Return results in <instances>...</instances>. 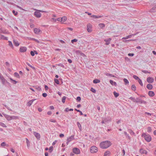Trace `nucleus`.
<instances>
[{
  "label": "nucleus",
  "mask_w": 156,
  "mask_h": 156,
  "mask_svg": "<svg viewBox=\"0 0 156 156\" xmlns=\"http://www.w3.org/2000/svg\"><path fill=\"white\" fill-rule=\"evenodd\" d=\"M36 100V99H33L28 101L27 103V106L29 107L31 105L33 102Z\"/></svg>",
  "instance_id": "nucleus-14"
},
{
  "label": "nucleus",
  "mask_w": 156,
  "mask_h": 156,
  "mask_svg": "<svg viewBox=\"0 0 156 156\" xmlns=\"http://www.w3.org/2000/svg\"><path fill=\"white\" fill-rule=\"evenodd\" d=\"M131 89L134 91H135L136 90V87L134 84H133L132 85L131 87Z\"/></svg>",
  "instance_id": "nucleus-25"
},
{
  "label": "nucleus",
  "mask_w": 156,
  "mask_h": 156,
  "mask_svg": "<svg viewBox=\"0 0 156 156\" xmlns=\"http://www.w3.org/2000/svg\"><path fill=\"white\" fill-rule=\"evenodd\" d=\"M113 94L115 98L117 97L119 95V94L118 93H116L115 91H114L113 92Z\"/></svg>",
  "instance_id": "nucleus-36"
},
{
  "label": "nucleus",
  "mask_w": 156,
  "mask_h": 156,
  "mask_svg": "<svg viewBox=\"0 0 156 156\" xmlns=\"http://www.w3.org/2000/svg\"><path fill=\"white\" fill-rule=\"evenodd\" d=\"M142 71L143 73H151V72H149L147 70H142Z\"/></svg>",
  "instance_id": "nucleus-48"
},
{
  "label": "nucleus",
  "mask_w": 156,
  "mask_h": 156,
  "mask_svg": "<svg viewBox=\"0 0 156 156\" xmlns=\"http://www.w3.org/2000/svg\"><path fill=\"white\" fill-rule=\"evenodd\" d=\"M36 89L37 90L39 91H41V88L39 87H36Z\"/></svg>",
  "instance_id": "nucleus-56"
},
{
  "label": "nucleus",
  "mask_w": 156,
  "mask_h": 156,
  "mask_svg": "<svg viewBox=\"0 0 156 156\" xmlns=\"http://www.w3.org/2000/svg\"><path fill=\"white\" fill-rule=\"evenodd\" d=\"M142 136L144 137L145 140L147 142H150L151 140V136L148 134L143 133Z\"/></svg>",
  "instance_id": "nucleus-2"
},
{
  "label": "nucleus",
  "mask_w": 156,
  "mask_h": 156,
  "mask_svg": "<svg viewBox=\"0 0 156 156\" xmlns=\"http://www.w3.org/2000/svg\"><path fill=\"white\" fill-rule=\"evenodd\" d=\"M156 10V7H153L151 9L150 11L151 12H154Z\"/></svg>",
  "instance_id": "nucleus-33"
},
{
  "label": "nucleus",
  "mask_w": 156,
  "mask_h": 156,
  "mask_svg": "<svg viewBox=\"0 0 156 156\" xmlns=\"http://www.w3.org/2000/svg\"><path fill=\"white\" fill-rule=\"evenodd\" d=\"M90 90L93 93H95L96 92V91L92 87L91 88Z\"/></svg>",
  "instance_id": "nucleus-52"
},
{
  "label": "nucleus",
  "mask_w": 156,
  "mask_h": 156,
  "mask_svg": "<svg viewBox=\"0 0 156 156\" xmlns=\"http://www.w3.org/2000/svg\"><path fill=\"white\" fill-rule=\"evenodd\" d=\"M54 82L57 84H59V82L58 80L56 79H54Z\"/></svg>",
  "instance_id": "nucleus-38"
},
{
  "label": "nucleus",
  "mask_w": 156,
  "mask_h": 156,
  "mask_svg": "<svg viewBox=\"0 0 156 156\" xmlns=\"http://www.w3.org/2000/svg\"><path fill=\"white\" fill-rule=\"evenodd\" d=\"M13 41L14 44L16 46H18L19 45V44L18 41L14 40Z\"/></svg>",
  "instance_id": "nucleus-27"
},
{
  "label": "nucleus",
  "mask_w": 156,
  "mask_h": 156,
  "mask_svg": "<svg viewBox=\"0 0 156 156\" xmlns=\"http://www.w3.org/2000/svg\"><path fill=\"white\" fill-rule=\"evenodd\" d=\"M124 134H125V136H126V137H128V138L129 139H130V137L129 136V134H127V133L126 132H124Z\"/></svg>",
  "instance_id": "nucleus-37"
},
{
  "label": "nucleus",
  "mask_w": 156,
  "mask_h": 156,
  "mask_svg": "<svg viewBox=\"0 0 156 156\" xmlns=\"http://www.w3.org/2000/svg\"><path fill=\"white\" fill-rule=\"evenodd\" d=\"M34 52L33 51H31L30 52V53L31 55L32 56H34V55L35 54H34Z\"/></svg>",
  "instance_id": "nucleus-59"
},
{
  "label": "nucleus",
  "mask_w": 156,
  "mask_h": 156,
  "mask_svg": "<svg viewBox=\"0 0 156 156\" xmlns=\"http://www.w3.org/2000/svg\"><path fill=\"white\" fill-rule=\"evenodd\" d=\"M33 134L36 138L38 140H40L41 136L40 134L36 132H33Z\"/></svg>",
  "instance_id": "nucleus-6"
},
{
  "label": "nucleus",
  "mask_w": 156,
  "mask_h": 156,
  "mask_svg": "<svg viewBox=\"0 0 156 156\" xmlns=\"http://www.w3.org/2000/svg\"><path fill=\"white\" fill-rule=\"evenodd\" d=\"M3 115L8 120L10 121L11 120V116L5 114H3Z\"/></svg>",
  "instance_id": "nucleus-12"
},
{
  "label": "nucleus",
  "mask_w": 156,
  "mask_h": 156,
  "mask_svg": "<svg viewBox=\"0 0 156 156\" xmlns=\"http://www.w3.org/2000/svg\"><path fill=\"white\" fill-rule=\"evenodd\" d=\"M18 118L17 116H11V120L12 119H16Z\"/></svg>",
  "instance_id": "nucleus-43"
},
{
  "label": "nucleus",
  "mask_w": 156,
  "mask_h": 156,
  "mask_svg": "<svg viewBox=\"0 0 156 156\" xmlns=\"http://www.w3.org/2000/svg\"><path fill=\"white\" fill-rule=\"evenodd\" d=\"M9 45L11 47H12L13 46V45L12 44V42L11 41H9Z\"/></svg>",
  "instance_id": "nucleus-61"
},
{
  "label": "nucleus",
  "mask_w": 156,
  "mask_h": 156,
  "mask_svg": "<svg viewBox=\"0 0 156 156\" xmlns=\"http://www.w3.org/2000/svg\"><path fill=\"white\" fill-rule=\"evenodd\" d=\"M77 125H78V127L80 130V131H81L82 130V127H81V124L78 122H77Z\"/></svg>",
  "instance_id": "nucleus-32"
},
{
  "label": "nucleus",
  "mask_w": 156,
  "mask_h": 156,
  "mask_svg": "<svg viewBox=\"0 0 156 156\" xmlns=\"http://www.w3.org/2000/svg\"><path fill=\"white\" fill-rule=\"evenodd\" d=\"M73 152L75 154H80V150L77 148L74 147L73 149Z\"/></svg>",
  "instance_id": "nucleus-5"
},
{
  "label": "nucleus",
  "mask_w": 156,
  "mask_h": 156,
  "mask_svg": "<svg viewBox=\"0 0 156 156\" xmlns=\"http://www.w3.org/2000/svg\"><path fill=\"white\" fill-rule=\"evenodd\" d=\"M138 82L140 84L141 86H143V84L142 83V80L141 79H139V80H138Z\"/></svg>",
  "instance_id": "nucleus-42"
},
{
  "label": "nucleus",
  "mask_w": 156,
  "mask_h": 156,
  "mask_svg": "<svg viewBox=\"0 0 156 156\" xmlns=\"http://www.w3.org/2000/svg\"><path fill=\"white\" fill-rule=\"evenodd\" d=\"M0 125L4 127H6L7 126L3 123L0 122Z\"/></svg>",
  "instance_id": "nucleus-39"
},
{
  "label": "nucleus",
  "mask_w": 156,
  "mask_h": 156,
  "mask_svg": "<svg viewBox=\"0 0 156 156\" xmlns=\"http://www.w3.org/2000/svg\"><path fill=\"white\" fill-rule=\"evenodd\" d=\"M14 76L17 78L20 77V76H19V74L16 72H15L14 73Z\"/></svg>",
  "instance_id": "nucleus-41"
},
{
  "label": "nucleus",
  "mask_w": 156,
  "mask_h": 156,
  "mask_svg": "<svg viewBox=\"0 0 156 156\" xmlns=\"http://www.w3.org/2000/svg\"><path fill=\"white\" fill-rule=\"evenodd\" d=\"M136 99L137 100L138 103H139L140 104H146L147 103L146 101L142 100L141 99L137 98Z\"/></svg>",
  "instance_id": "nucleus-8"
},
{
  "label": "nucleus",
  "mask_w": 156,
  "mask_h": 156,
  "mask_svg": "<svg viewBox=\"0 0 156 156\" xmlns=\"http://www.w3.org/2000/svg\"><path fill=\"white\" fill-rule=\"evenodd\" d=\"M90 150L91 153H96L98 151V148L96 147L93 146L90 147Z\"/></svg>",
  "instance_id": "nucleus-4"
},
{
  "label": "nucleus",
  "mask_w": 156,
  "mask_h": 156,
  "mask_svg": "<svg viewBox=\"0 0 156 156\" xmlns=\"http://www.w3.org/2000/svg\"><path fill=\"white\" fill-rule=\"evenodd\" d=\"M128 132L130 133L131 134H133L135 135V133L132 131V130L131 129H129L128 130Z\"/></svg>",
  "instance_id": "nucleus-28"
},
{
  "label": "nucleus",
  "mask_w": 156,
  "mask_h": 156,
  "mask_svg": "<svg viewBox=\"0 0 156 156\" xmlns=\"http://www.w3.org/2000/svg\"><path fill=\"white\" fill-rule=\"evenodd\" d=\"M6 81H7L5 79H4L3 80H2V83L3 84H5V83L6 82Z\"/></svg>",
  "instance_id": "nucleus-50"
},
{
  "label": "nucleus",
  "mask_w": 156,
  "mask_h": 156,
  "mask_svg": "<svg viewBox=\"0 0 156 156\" xmlns=\"http://www.w3.org/2000/svg\"><path fill=\"white\" fill-rule=\"evenodd\" d=\"M133 78L135 79L136 80H138L140 79L139 78L136 76V75H133Z\"/></svg>",
  "instance_id": "nucleus-51"
},
{
  "label": "nucleus",
  "mask_w": 156,
  "mask_h": 156,
  "mask_svg": "<svg viewBox=\"0 0 156 156\" xmlns=\"http://www.w3.org/2000/svg\"><path fill=\"white\" fill-rule=\"evenodd\" d=\"M152 130L151 129L150 127H148L147 128V132L148 133H150L151 132Z\"/></svg>",
  "instance_id": "nucleus-44"
},
{
  "label": "nucleus",
  "mask_w": 156,
  "mask_h": 156,
  "mask_svg": "<svg viewBox=\"0 0 156 156\" xmlns=\"http://www.w3.org/2000/svg\"><path fill=\"white\" fill-rule=\"evenodd\" d=\"M58 66H61V67H62L63 68H64L65 67L64 66L63 64H62V63L58 64Z\"/></svg>",
  "instance_id": "nucleus-57"
},
{
  "label": "nucleus",
  "mask_w": 156,
  "mask_h": 156,
  "mask_svg": "<svg viewBox=\"0 0 156 156\" xmlns=\"http://www.w3.org/2000/svg\"><path fill=\"white\" fill-rule=\"evenodd\" d=\"M67 19V18L66 16H64L62 18V23H63L64 22H65Z\"/></svg>",
  "instance_id": "nucleus-22"
},
{
  "label": "nucleus",
  "mask_w": 156,
  "mask_h": 156,
  "mask_svg": "<svg viewBox=\"0 0 156 156\" xmlns=\"http://www.w3.org/2000/svg\"><path fill=\"white\" fill-rule=\"evenodd\" d=\"M109 82L112 85H114L115 86H116L117 85L116 83L112 80H110Z\"/></svg>",
  "instance_id": "nucleus-20"
},
{
  "label": "nucleus",
  "mask_w": 156,
  "mask_h": 156,
  "mask_svg": "<svg viewBox=\"0 0 156 156\" xmlns=\"http://www.w3.org/2000/svg\"><path fill=\"white\" fill-rule=\"evenodd\" d=\"M91 17H93L94 18H95V19H98V18H100L101 17H103V15L97 16V15H93Z\"/></svg>",
  "instance_id": "nucleus-16"
},
{
  "label": "nucleus",
  "mask_w": 156,
  "mask_h": 156,
  "mask_svg": "<svg viewBox=\"0 0 156 156\" xmlns=\"http://www.w3.org/2000/svg\"><path fill=\"white\" fill-rule=\"evenodd\" d=\"M27 50V48L25 47H21L20 49V51L21 52H25Z\"/></svg>",
  "instance_id": "nucleus-9"
},
{
  "label": "nucleus",
  "mask_w": 156,
  "mask_h": 156,
  "mask_svg": "<svg viewBox=\"0 0 156 156\" xmlns=\"http://www.w3.org/2000/svg\"><path fill=\"white\" fill-rule=\"evenodd\" d=\"M26 143L27 144V146L28 147L30 146V141L27 138H26Z\"/></svg>",
  "instance_id": "nucleus-40"
},
{
  "label": "nucleus",
  "mask_w": 156,
  "mask_h": 156,
  "mask_svg": "<svg viewBox=\"0 0 156 156\" xmlns=\"http://www.w3.org/2000/svg\"><path fill=\"white\" fill-rule=\"evenodd\" d=\"M77 39H74L71 40V42L73 43L74 42H76L77 41Z\"/></svg>",
  "instance_id": "nucleus-55"
},
{
  "label": "nucleus",
  "mask_w": 156,
  "mask_h": 156,
  "mask_svg": "<svg viewBox=\"0 0 156 156\" xmlns=\"http://www.w3.org/2000/svg\"><path fill=\"white\" fill-rule=\"evenodd\" d=\"M100 82V80H99L96 79L93 80V83H99Z\"/></svg>",
  "instance_id": "nucleus-24"
},
{
  "label": "nucleus",
  "mask_w": 156,
  "mask_h": 156,
  "mask_svg": "<svg viewBox=\"0 0 156 156\" xmlns=\"http://www.w3.org/2000/svg\"><path fill=\"white\" fill-rule=\"evenodd\" d=\"M12 12L13 14H14L15 16H16L18 14V12H16L14 10H12Z\"/></svg>",
  "instance_id": "nucleus-54"
},
{
  "label": "nucleus",
  "mask_w": 156,
  "mask_h": 156,
  "mask_svg": "<svg viewBox=\"0 0 156 156\" xmlns=\"http://www.w3.org/2000/svg\"><path fill=\"white\" fill-rule=\"evenodd\" d=\"M137 34V33L129 35L126 37H123L122 39H126L128 38H130L132 36H135V35H136Z\"/></svg>",
  "instance_id": "nucleus-11"
},
{
  "label": "nucleus",
  "mask_w": 156,
  "mask_h": 156,
  "mask_svg": "<svg viewBox=\"0 0 156 156\" xmlns=\"http://www.w3.org/2000/svg\"><path fill=\"white\" fill-rule=\"evenodd\" d=\"M110 153V152L109 151H106L104 153V156H109L108 155Z\"/></svg>",
  "instance_id": "nucleus-29"
},
{
  "label": "nucleus",
  "mask_w": 156,
  "mask_h": 156,
  "mask_svg": "<svg viewBox=\"0 0 156 156\" xmlns=\"http://www.w3.org/2000/svg\"><path fill=\"white\" fill-rule=\"evenodd\" d=\"M148 95L150 97H153L154 96V92L152 91H150L148 92Z\"/></svg>",
  "instance_id": "nucleus-17"
},
{
  "label": "nucleus",
  "mask_w": 156,
  "mask_h": 156,
  "mask_svg": "<svg viewBox=\"0 0 156 156\" xmlns=\"http://www.w3.org/2000/svg\"><path fill=\"white\" fill-rule=\"evenodd\" d=\"M105 75L107 76H109L111 77H115V76L111 74L108 73H105Z\"/></svg>",
  "instance_id": "nucleus-23"
},
{
  "label": "nucleus",
  "mask_w": 156,
  "mask_h": 156,
  "mask_svg": "<svg viewBox=\"0 0 156 156\" xmlns=\"http://www.w3.org/2000/svg\"><path fill=\"white\" fill-rule=\"evenodd\" d=\"M30 40H34V41H36L37 42V43H39V41L37 39H36L34 38H30Z\"/></svg>",
  "instance_id": "nucleus-46"
},
{
  "label": "nucleus",
  "mask_w": 156,
  "mask_h": 156,
  "mask_svg": "<svg viewBox=\"0 0 156 156\" xmlns=\"http://www.w3.org/2000/svg\"><path fill=\"white\" fill-rule=\"evenodd\" d=\"M1 36L0 39L4 40H8V37H5L4 36L2 35H0Z\"/></svg>",
  "instance_id": "nucleus-19"
},
{
  "label": "nucleus",
  "mask_w": 156,
  "mask_h": 156,
  "mask_svg": "<svg viewBox=\"0 0 156 156\" xmlns=\"http://www.w3.org/2000/svg\"><path fill=\"white\" fill-rule=\"evenodd\" d=\"M0 33H2L5 34H8L9 32L8 31H6V30L4 31L3 30L0 29Z\"/></svg>",
  "instance_id": "nucleus-30"
},
{
  "label": "nucleus",
  "mask_w": 156,
  "mask_h": 156,
  "mask_svg": "<svg viewBox=\"0 0 156 156\" xmlns=\"http://www.w3.org/2000/svg\"><path fill=\"white\" fill-rule=\"evenodd\" d=\"M80 100H81V98L79 96L77 97L76 98V101L78 102H80Z\"/></svg>",
  "instance_id": "nucleus-53"
},
{
  "label": "nucleus",
  "mask_w": 156,
  "mask_h": 156,
  "mask_svg": "<svg viewBox=\"0 0 156 156\" xmlns=\"http://www.w3.org/2000/svg\"><path fill=\"white\" fill-rule=\"evenodd\" d=\"M147 88L149 90H151L153 88L152 85L150 84H148L147 86Z\"/></svg>",
  "instance_id": "nucleus-18"
},
{
  "label": "nucleus",
  "mask_w": 156,
  "mask_h": 156,
  "mask_svg": "<svg viewBox=\"0 0 156 156\" xmlns=\"http://www.w3.org/2000/svg\"><path fill=\"white\" fill-rule=\"evenodd\" d=\"M38 11H35L34 13V15L37 18H40L41 16V14L40 12H46L41 10H37Z\"/></svg>",
  "instance_id": "nucleus-3"
},
{
  "label": "nucleus",
  "mask_w": 156,
  "mask_h": 156,
  "mask_svg": "<svg viewBox=\"0 0 156 156\" xmlns=\"http://www.w3.org/2000/svg\"><path fill=\"white\" fill-rule=\"evenodd\" d=\"M5 65L8 67L9 66V64L8 62H6L5 63Z\"/></svg>",
  "instance_id": "nucleus-64"
},
{
  "label": "nucleus",
  "mask_w": 156,
  "mask_h": 156,
  "mask_svg": "<svg viewBox=\"0 0 156 156\" xmlns=\"http://www.w3.org/2000/svg\"><path fill=\"white\" fill-rule=\"evenodd\" d=\"M26 63L31 68H32V69H35V67L33 66L32 65H30L29 63L28 62H26Z\"/></svg>",
  "instance_id": "nucleus-47"
},
{
  "label": "nucleus",
  "mask_w": 156,
  "mask_h": 156,
  "mask_svg": "<svg viewBox=\"0 0 156 156\" xmlns=\"http://www.w3.org/2000/svg\"><path fill=\"white\" fill-rule=\"evenodd\" d=\"M5 145H6V143L5 142H2L1 144V146L2 147H4L5 146Z\"/></svg>",
  "instance_id": "nucleus-49"
},
{
  "label": "nucleus",
  "mask_w": 156,
  "mask_h": 156,
  "mask_svg": "<svg viewBox=\"0 0 156 156\" xmlns=\"http://www.w3.org/2000/svg\"><path fill=\"white\" fill-rule=\"evenodd\" d=\"M134 55V54L133 53H129L128 54V55L130 56H133Z\"/></svg>",
  "instance_id": "nucleus-63"
},
{
  "label": "nucleus",
  "mask_w": 156,
  "mask_h": 156,
  "mask_svg": "<svg viewBox=\"0 0 156 156\" xmlns=\"http://www.w3.org/2000/svg\"><path fill=\"white\" fill-rule=\"evenodd\" d=\"M111 40V38H108L107 39H105L104 41L106 42L105 44L106 45H108L110 44V42Z\"/></svg>",
  "instance_id": "nucleus-13"
},
{
  "label": "nucleus",
  "mask_w": 156,
  "mask_h": 156,
  "mask_svg": "<svg viewBox=\"0 0 156 156\" xmlns=\"http://www.w3.org/2000/svg\"><path fill=\"white\" fill-rule=\"evenodd\" d=\"M147 80L148 83H152L154 81V79L152 77H149L147 78Z\"/></svg>",
  "instance_id": "nucleus-7"
},
{
  "label": "nucleus",
  "mask_w": 156,
  "mask_h": 156,
  "mask_svg": "<svg viewBox=\"0 0 156 156\" xmlns=\"http://www.w3.org/2000/svg\"><path fill=\"white\" fill-rule=\"evenodd\" d=\"M73 109L72 108L69 109L68 108H66L65 110V111L68 112V111H73Z\"/></svg>",
  "instance_id": "nucleus-34"
},
{
  "label": "nucleus",
  "mask_w": 156,
  "mask_h": 156,
  "mask_svg": "<svg viewBox=\"0 0 156 156\" xmlns=\"http://www.w3.org/2000/svg\"><path fill=\"white\" fill-rule=\"evenodd\" d=\"M140 152L141 154H146L147 153V151L146 150H143L142 149L140 150Z\"/></svg>",
  "instance_id": "nucleus-21"
},
{
  "label": "nucleus",
  "mask_w": 156,
  "mask_h": 156,
  "mask_svg": "<svg viewBox=\"0 0 156 156\" xmlns=\"http://www.w3.org/2000/svg\"><path fill=\"white\" fill-rule=\"evenodd\" d=\"M112 144L111 142L109 141H105L101 143L100 146L102 148H107L109 147Z\"/></svg>",
  "instance_id": "nucleus-1"
},
{
  "label": "nucleus",
  "mask_w": 156,
  "mask_h": 156,
  "mask_svg": "<svg viewBox=\"0 0 156 156\" xmlns=\"http://www.w3.org/2000/svg\"><path fill=\"white\" fill-rule=\"evenodd\" d=\"M34 31L35 34H39L40 32H41V30L39 29L35 28L34 29Z\"/></svg>",
  "instance_id": "nucleus-10"
},
{
  "label": "nucleus",
  "mask_w": 156,
  "mask_h": 156,
  "mask_svg": "<svg viewBox=\"0 0 156 156\" xmlns=\"http://www.w3.org/2000/svg\"><path fill=\"white\" fill-rule=\"evenodd\" d=\"M74 136H71L69 137H68L67 139V140L68 141V142H69L72 140H74Z\"/></svg>",
  "instance_id": "nucleus-15"
},
{
  "label": "nucleus",
  "mask_w": 156,
  "mask_h": 156,
  "mask_svg": "<svg viewBox=\"0 0 156 156\" xmlns=\"http://www.w3.org/2000/svg\"><path fill=\"white\" fill-rule=\"evenodd\" d=\"M123 81L125 83V84L126 85L128 84L129 83V82L128 80L126 78H124L123 79Z\"/></svg>",
  "instance_id": "nucleus-26"
},
{
  "label": "nucleus",
  "mask_w": 156,
  "mask_h": 156,
  "mask_svg": "<svg viewBox=\"0 0 156 156\" xmlns=\"http://www.w3.org/2000/svg\"><path fill=\"white\" fill-rule=\"evenodd\" d=\"M47 95V94L46 93H43L42 94V96L44 97H46Z\"/></svg>",
  "instance_id": "nucleus-62"
},
{
  "label": "nucleus",
  "mask_w": 156,
  "mask_h": 156,
  "mask_svg": "<svg viewBox=\"0 0 156 156\" xmlns=\"http://www.w3.org/2000/svg\"><path fill=\"white\" fill-rule=\"evenodd\" d=\"M51 122H56V120L55 119H50L49 120Z\"/></svg>",
  "instance_id": "nucleus-58"
},
{
  "label": "nucleus",
  "mask_w": 156,
  "mask_h": 156,
  "mask_svg": "<svg viewBox=\"0 0 156 156\" xmlns=\"http://www.w3.org/2000/svg\"><path fill=\"white\" fill-rule=\"evenodd\" d=\"M87 30L88 32H90L91 31V30L90 29V28L88 27V26H87Z\"/></svg>",
  "instance_id": "nucleus-60"
},
{
  "label": "nucleus",
  "mask_w": 156,
  "mask_h": 156,
  "mask_svg": "<svg viewBox=\"0 0 156 156\" xmlns=\"http://www.w3.org/2000/svg\"><path fill=\"white\" fill-rule=\"evenodd\" d=\"M66 96H64L62 97V102L63 103H64L65 101V100L66 98Z\"/></svg>",
  "instance_id": "nucleus-45"
},
{
  "label": "nucleus",
  "mask_w": 156,
  "mask_h": 156,
  "mask_svg": "<svg viewBox=\"0 0 156 156\" xmlns=\"http://www.w3.org/2000/svg\"><path fill=\"white\" fill-rule=\"evenodd\" d=\"M9 79L11 80V82L14 84H16L17 83V82L16 81L13 80L11 78H10Z\"/></svg>",
  "instance_id": "nucleus-31"
},
{
  "label": "nucleus",
  "mask_w": 156,
  "mask_h": 156,
  "mask_svg": "<svg viewBox=\"0 0 156 156\" xmlns=\"http://www.w3.org/2000/svg\"><path fill=\"white\" fill-rule=\"evenodd\" d=\"M98 25L99 27L101 28H103L105 27V25L103 23H100Z\"/></svg>",
  "instance_id": "nucleus-35"
}]
</instances>
